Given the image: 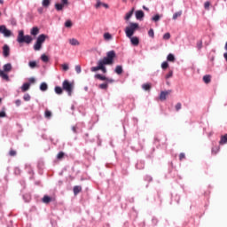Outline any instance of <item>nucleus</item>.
<instances>
[{"mask_svg":"<svg viewBox=\"0 0 227 227\" xmlns=\"http://www.w3.org/2000/svg\"><path fill=\"white\" fill-rule=\"evenodd\" d=\"M103 36L105 40H113V35L109 32L105 33Z\"/></svg>","mask_w":227,"mask_h":227,"instance_id":"nucleus-26","label":"nucleus"},{"mask_svg":"<svg viewBox=\"0 0 227 227\" xmlns=\"http://www.w3.org/2000/svg\"><path fill=\"white\" fill-rule=\"evenodd\" d=\"M142 88L145 91H150V90H152V85L150 83H145L142 85Z\"/></svg>","mask_w":227,"mask_h":227,"instance_id":"nucleus-22","label":"nucleus"},{"mask_svg":"<svg viewBox=\"0 0 227 227\" xmlns=\"http://www.w3.org/2000/svg\"><path fill=\"white\" fill-rule=\"evenodd\" d=\"M0 33L5 36V38H10L12 36V31L6 28L4 25L0 26Z\"/></svg>","mask_w":227,"mask_h":227,"instance_id":"nucleus-5","label":"nucleus"},{"mask_svg":"<svg viewBox=\"0 0 227 227\" xmlns=\"http://www.w3.org/2000/svg\"><path fill=\"white\" fill-rule=\"evenodd\" d=\"M114 58H116V51H110L106 53V57L100 59L99 70H101L103 74H107L106 65H113V63H114Z\"/></svg>","mask_w":227,"mask_h":227,"instance_id":"nucleus-1","label":"nucleus"},{"mask_svg":"<svg viewBox=\"0 0 227 227\" xmlns=\"http://www.w3.org/2000/svg\"><path fill=\"white\" fill-rule=\"evenodd\" d=\"M153 22H159L160 20V15L159 14H155L153 18H152Z\"/></svg>","mask_w":227,"mask_h":227,"instance_id":"nucleus-31","label":"nucleus"},{"mask_svg":"<svg viewBox=\"0 0 227 227\" xmlns=\"http://www.w3.org/2000/svg\"><path fill=\"white\" fill-rule=\"evenodd\" d=\"M90 70L92 72H98L100 70V59L98 61V67H92Z\"/></svg>","mask_w":227,"mask_h":227,"instance_id":"nucleus-28","label":"nucleus"},{"mask_svg":"<svg viewBox=\"0 0 227 227\" xmlns=\"http://www.w3.org/2000/svg\"><path fill=\"white\" fill-rule=\"evenodd\" d=\"M81 191H82V187H81V186H74V196H77V194H79V192H81Z\"/></svg>","mask_w":227,"mask_h":227,"instance_id":"nucleus-19","label":"nucleus"},{"mask_svg":"<svg viewBox=\"0 0 227 227\" xmlns=\"http://www.w3.org/2000/svg\"><path fill=\"white\" fill-rule=\"evenodd\" d=\"M9 155L10 157H15V155H17V151L11 149L9 152Z\"/></svg>","mask_w":227,"mask_h":227,"instance_id":"nucleus-41","label":"nucleus"},{"mask_svg":"<svg viewBox=\"0 0 227 227\" xmlns=\"http://www.w3.org/2000/svg\"><path fill=\"white\" fill-rule=\"evenodd\" d=\"M129 38L132 45H134L135 47H137V45H139V38H137V36H131Z\"/></svg>","mask_w":227,"mask_h":227,"instance_id":"nucleus-9","label":"nucleus"},{"mask_svg":"<svg viewBox=\"0 0 227 227\" xmlns=\"http://www.w3.org/2000/svg\"><path fill=\"white\" fill-rule=\"evenodd\" d=\"M69 43H70L71 45H80L79 41H78L77 39H75V38L70 39V40H69Z\"/></svg>","mask_w":227,"mask_h":227,"instance_id":"nucleus-29","label":"nucleus"},{"mask_svg":"<svg viewBox=\"0 0 227 227\" xmlns=\"http://www.w3.org/2000/svg\"><path fill=\"white\" fill-rule=\"evenodd\" d=\"M175 107L176 111H180L182 109V103H177Z\"/></svg>","mask_w":227,"mask_h":227,"instance_id":"nucleus-48","label":"nucleus"},{"mask_svg":"<svg viewBox=\"0 0 227 227\" xmlns=\"http://www.w3.org/2000/svg\"><path fill=\"white\" fill-rule=\"evenodd\" d=\"M3 54L4 58H8V56H10V46H8V44L3 46Z\"/></svg>","mask_w":227,"mask_h":227,"instance_id":"nucleus-8","label":"nucleus"},{"mask_svg":"<svg viewBox=\"0 0 227 227\" xmlns=\"http://www.w3.org/2000/svg\"><path fill=\"white\" fill-rule=\"evenodd\" d=\"M184 159H185V153H181L179 154V160H183Z\"/></svg>","mask_w":227,"mask_h":227,"instance_id":"nucleus-51","label":"nucleus"},{"mask_svg":"<svg viewBox=\"0 0 227 227\" xmlns=\"http://www.w3.org/2000/svg\"><path fill=\"white\" fill-rule=\"evenodd\" d=\"M103 6H104V8H109V5L107 4L103 3Z\"/></svg>","mask_w":227,"mask_h":227,"instance_id":"nucleus-58","label":"nucleus"},{"mask_svg":"<svg viewBox=\"0 0 227 227\" xmlns=\"http://www.w3.org/2000/svg\"><path fill=\"white\" fill-rule=\"evenodd\" d=\"M63 157H65V153H63V152H59V153H58V155H57V159H58L59 160H61V159H63Z\"/></svg>","mask_w":227,"mask_h":227,"instance_id":"nucleus-39","label":"nucleus"},{"mask_svg":"<svg viewBox=\"0 0 227 227\" xmlns=\"http://www.w3.org/2000/svg\"><path fill=\"white\" fill-rule=\"evenodd\" d=\"M148 35L151 38H155V32H153V28H151L149 31H148Z\"/></svg>","mask_w":227,"mask_h":227,"instance_id":"nucleus-38","label":"nucleus"},{"mask_svg":"<svg viewBox=\"0 0 227 227\" xmlns=\"http://www.w3.org/2000/svg\"><path fill=\"white\" fill-rule=\"evenodd\" d=\"M15 104H16V106L19 107V106H20V105L22 104V101H20V99H17V100L15 101Z\"/></svg>","mask_w":227,"mask_h":227,"instance_id":"nucleus-54","label":"nucleus"},{"mask_svg":"<svg viewBox=\"0 0 227 227\" xmlns=\"http://www.w3.org/2000/svg\"><path fill=\"white\" fill-rule=\"evenodd\" d=\"M145 17V12L143 11H137L136 12V19L137 20H141Z\"/></svg>","mask_w":227,"mask_h":227,"instance_id":"nucleus-11","label":"nucleus"},{"mask_svg":"<svg viewBox=\"0 0 227 227\" xmlns=\"http://www.w3.org/2000/svg\"><path fill=\"white\" fill-rule=\"evenodd\" d=\"M4 0H0V4H4Z\"/></svg>","mask_w":227,"mask_h":227,"instance_id":"nucleus-61","label":"nucleus"},{"mask_svg":"<svg viewBox=\"0 0 227 227\" xmlns=\"http://www.w3.org/2000/svg\"><path fill=\"white\" fill-rule=\"evenodd\" d=\"M0 77L4 79V81H10V76H8V74L6 72L0 69Z\"/></svg>","mask_w":227,"mask_h":227,"instance_id":"nucleus-10","label":"nucleus"},{"mask_svg":"<svg viewBox=\"0 0 227 227\" xmlns=\"http://www.w3.org/2000/svg\"><path fill=\"white\" fill-rule=\"evenodd\" d=\"M203 81L206 84H209V82L212 81V76H210V74H206L203 76Z\"/></svg>","mask_w":227,"mask_h":227,"instance_id":"nucleus-16","label":"nucleus"},{"mask_svg":"<svg viewBox=\"0 0 227 227\" xmlns=\"http://www.w3.org/2000/svg\"><path fill=\"white\" fill-rule=\"evenodd\" d=\"M72 26H74V24L72 23V20H67L65 22V27H72Z\"/></svg>","mask_w":227,"mask_h":227,"instance_id":"nucleus-36","label":"nucleus"},{"mask_svg":"<svg viewBox=\"0 0 227 227\" xmlns=\"http://www.w3.org/2000/svg\"><path fill=\"white\" fill-rule=\"evenodd\" d=\"M45 38H47V36L45 35H43V34H42V35H40L38 37H37V42L39 43H43V42H45Z\"/></svg>","mask_w":227,"mask_h":227,"instance_id":"nucleus-15","label":"nucleus"},{"mask_svg":"<svg viewBox=\"0 0 227 227\" xmlns=\"http://www.w3.org/2000/svg\"><path fill=\"white\" fill-rule=\"evenodd\" d=\"M168 95H171V90L161 91L160 94V100H161V102H164Z\"/></svg>","mask_w":227,"mask_h":227,"instance_id":"nucleus-7","label":"nucleus"},{"mask_svg":"<svg viewBox=\"0 0 227 227\" xmlns=\"http://www.w3.org/2000/svg\"><path fill=\"white\" fill-rule=\"evenodd\" d=\"M1 100H2V99L0 98V102H1Z\"/></svg>","mask_w":227,"mask_h":227,"instance_id":"nucleus-64","label":"nucleus"},{"mask_svg":"<svg viewBox=\"0 0 227 227\" xmlns=\"http://www.w3.org/2000/svg\"><path fill=\"white\" fill-rule=\"evenodd\" d=\"M132 15H134V9H132L129 12L126 14L125 20H129L130 17H132Z\"/></svg>","mask_w":227,"mask_h":227,"instance_id":"nucleus-30","label":"nucleus"},{"mask_svg":"<svg viewBox=\"0 0 227 227\" xmlns=\"http://www.w3.org/2000/svg\"><path fill=\"white\" fill-rule=\"evenodd\" d=\"M62 70H64V72H67L69 69L68 64H62Z\"/></svg>","mask_w":227,"mask_h":227,"instance_id":"nucleus-46","label":"nucleus"},{"mask_svg":"<svg viewBox=\"0 0 227 227\" xmlns=\"http://www.w3.org/2000/svg\"><path fill=\"white\" fill-rule=\"evenodd\" d=\"M168 61H175V55L169 53L167 57Z\"/></svg>","mask_w":227,"mask_h":227,"instance_id":"nucleus-37","label":"nucleus"},{"mask_svg":"<svg viewBox=\"0 0 227 227\" xmlns=\"http://www.w3.org/2000/svg\"><path fill=\"white\" fill-rule=\"evenodd\" d=\"M42 4L43 8H49L51 6V0H43Z\"/></svg>","mask_w":227,"mask_h":227,"instance_id":"nucleus-24","label":"nucleus"},{"mask_svg":"<svg viewBox=\"0 0 227 227\" xmlns=\"http://www.w3.org/2000/svg\"><path fill=\"white\" fill-rule=\"evenodd\" d=\"M62 89L67 91L69 97H72V92L74 91V83H70L68 80H65L62 82Z\"/></svg>","mask_w":227,"mask_h":227,"instance_id":"nucleus-4","label":"nucleus"},{"mask_svg":"<svg viewBox=\"0 0 227 227\" xmlns=\"http://www.w3.org/2000/svg\"><path fill=\"white\" fill-rule=\"evenodd\" d=\"M3 68V72H12V65L10 63L4 65Z\"/></svg>","mask_w":227,"mask_h":227,"instance_id":"nucleus-14","label":"nucleus"},{"mask_svg":"<svg viewBox=\"0 0 227 227\" xmlns=\"http://www.w3.org/2000/svg\"><path fill=\"white\" fill-rule=\"evenodd\" d=\"M108 86H109L108 83H101V84H99L100 90H107Z\"/></svg>","mask_w":227,"mask_h":227,"instance_id":"nucleus-40","label":"nucleus"},{"mask_svg":"<svg viewBox=\"0 0 227 227\" xmlns=\"http://www.w3.org/2000/svg\"><path fill=\"white\" fill-rule=\"evenodd\" d=\"M95 79H98L99 81H106L107 77L100 74H95Z\"/></svg>","mask_w":227,"mask_h":227,"instance_id":"nucleus-21","label":"nucleus"},{"mask_svg":"<svg viewBox=\"0 0 227 227\" xmlns=\"http://www.w3.org/2000/svg\"><path fill=\"white\" fill-rule=\"evenodd\" d=\"M204 7L206 8V10H208V8H210V2H206L204 4Z\"/></svg>","mask_w":227,"mask_h":227,"instance_id":"nucleus-53","label":"nucleus"},{"mask_svg":"<svg viewBox=\"0 0 227 227\" xmlns=\"http://www.w3.org/2000/svg\"><path fill=\"white\" fill-rule=\"evenodd\" d=\"M31 35L33 36H36V35H38V33H40V29L37 27H34L32 29H31Z\"/></svg>","mask_w":227,"mask_h":227,"instance_id":"nucleus-18","label":"nucleus"},{"mask_svg":"<svg viewBox=\"0 0 227 227\" xmlns=\"http://www.w3.org/2000/svg\"><path fill=\"white\" fill-rule=\"evenodd\" d=\"M106 83L107 82H114V80L106 78Z\"/></svg>","mask_w":227,"mask_h":227,"instance_id":"nucleus-56","label":"nucleus"},{"mask_svg":"<svg viewBox=\"0 0 227 227\" xmlns=\"http://www.w3.org/2000/svg\"><path fill=\"white\" fill-rule=\"evenodd\" d=\"M48 88H49V86L45 82H43L40 85L41 91H47Z\"/></svg>","mask_w":227,"mask_h":227,"instance_id":"nucleus-25","label":"nucleus"},{"mask_svg":"<svg viewBox=\"0 0 227 227\" xmlns=\"http://www.w3.org/2000/svg\"><path fill=\"white\" fill-rule=\"evenodd\" d=\"M34 49L35 51H40V49H42V44L38 41H36V43L34 45Z\"/></svg>","mask_w":227,"mask_h":227,"instance_id":"nucleus-32","label":"nucleus"},{"mask_svg":"<svg viewBox=\"0 0 227 227\" xmlns=\"http://www.w3.org/2000/svg\"><path fill=\"white\" fill-rule=\"evenodd\" d=\"M226 143H227V134L223 135L221 137V139L219 141V145H226Z\"/></svg>","mask_w":227,"mask_h":227,"instance_id":"nucleus-17","label":"nucleus"},{"mask_svg":"<svg viewBox=\"0 0 227 227\" xmlns=\"http://www.w3.org/2000/svg\"><path fill=\"white\" fill-rule=\"evenodd\" d=\"M52 201V198H51L49 195H44L43 198V203H45L46 205L51 203Z\"/></svg>","mask_w":227,"mask_h":227,"instance_id":"nucleus-12","label":"nucleus"},{"mask_svg":"<svg viewBox=\"0 0 227 227\" xmlns=\"http://www.w3.org/2000/svg\"><path fill=\"white\" fill-rule=\"evenodd\" d=\"M173 77V71H169L168 74H166L165 79H169Z\"/></svg>","mask_w":227,"mask_h":227,"instance_id":"nucleus-49","label":"nucleus"},{"mask_svg":"<svg viewBox=\"0 0 227 227\" xmlns=\"http://www.w3.org/2000/svg\"><path fill=\"white\" fill-rule=\"evenodd\" d=\"M23 99L25 102H29L31 100V96H29V94H25Z\"/></svg>","mask_w":227,"mask_h":227,"instance_id":"nucleus-43","label":"nucleus"},{"mask_svg":"<svg viewBox=\"0 0 227 227\" xmlns=\"http://www.w3.org/2000/svg\"><path fill=\"white\" fill-rule=\"evenodd\" d=\"M104 3L100 2L99 0H98L96 5H95V8L97 10H98V8H100V6H103Z\"/></svg>","mask_w":227,"mask_h":227,"instance_id":"nucleus-44","label":"nucleus"},{"mask_svg":"<svg viewBox=\"0 0 227 227\" xmlns=\"http://www.w3.org/2000/svg\"><path fill=\"white\" fill-rule=\"evenodd\" d=\"M168 67H169V64H168V62H166V61L161 64V68L163 70H166V68H168Z\"/></svg>","mask_w":227,"mask_h":227,"instance_id":"nucleus-47","label":"nucleus"},{"mask_svg":"<svg viewBox=\"0 0 227 227\" xmlns=\"http://www.w3.org/2000/svg\"><path fill=\"white\" fill-rule=\"evenodd\" d=\"M177 17H182V11H179V12H175V13L173 14V20H176Z\"/></svg>","mask_w":227,"mask_h":227,"instance_id":"nucleus-33","label":"nucleus"},{"mask_svg":"<svg viewBox=\"0 0 227 227\" xmlns=\"http://www.w3.org/2000/svg\"><path fill=\"white\" fill-rule=\"evenodd\" d=\"M75 72L78 73V74H81L82 72V69H81V66H75Z\"/></svg>","mask_w":227,"mask_h":227,"instance_id":"nucleus-50","label":"nucleus"},{"mask_svg":"<svg viewBox=\"0 0 227 227\" xmlns=\"http://www.w3.org/2000/svg\"><path fill=\"white\" fill-rule=\"evenodd\" d=\"M65 6H68V0H61V4H55V10L57 12H63Z\"/></svg>","mask_w":227,"mask_h":227,"instance_id":"nucleus-6","label":"nucleus"},{"mask_svg":"<svg viewBox=\"0 0 227 227\" xmlns=\"http://www.w3.org/2000/svg\"><path fill=\"white\" fill-rule=\"evenodd\" d=\"M38 12L39 13H43V9L42 8L38 9Z\"/></svg>","mask_w":227,"mask_h":227,"instance_id":"nucleus-60","label":"nucleus"},{"mask_svg":"<svg viewBox=\"0 0 227 227\" xmlns=\"http://www.w3.org/2000/svg\"><path fill=\"white\" fill-rule=\"evenodd\" d=\"M55 93L57 95H63V88H61L59 86H56L55 87Z\"/></svg>","mask_w":227,"mask_h":227,"instance_id":"nucleus-20","label":"nucleus"},{"mask_svg":"<svg viewBox=\"0 0 227 227\" xmlns=\"http://www.w3.org/2000/svg\"><path fill=\"white\" fill-rule=\"evenodd\" d=\"M143 10H145V12H150V9L146 7L145 5L143 6Z\"/></svg>","mask_w":227,"mask_h":227,"instance_id":"nucleus-57","label":"nucleus"},{"mask_svg":"<svg viewBox=\"0 0 227 227\" xmlns=\"http://www.w3.org/2000/svg\"><path fill=\"white\" fill-rule=\"evenodd\" d=\"M139 29V24L137 23H130L129 27L125 28V34L128 38H132L136 31Z\"/></svg>","mask_w":227,"mask_h":227,"instance_id":"nucleus-2","label":"nucleus"},{"mask_svg":"<svg viewBox=\"0 0 227 227\" xmlns=\"http://www.w3.org/2000/svg\"><path fill=\"white\" fill-rule=\"evenodd\" d=\"M224 49H225V51H227V42L225 43Z\"/></svg>","mask_w":227,"mask_h":227,"instance_id":"nucleus-62","label":"nucleus"},{"mask_svg":"<svg viewBox=\"0 0 227 227\" xmlns=\"http://www.w3.org/2000/svg\"><path fill=\"white\" fill-rule=\"evenodd\" d=\"M28 67H30V68H36V67H38V65L36 64V61H30L28 63Z\"/></svg>","mask_w":227,"mask_h":227,"instance_id":"nucleus-35","label":"nucleus"},{"mask_svg":"<svg viewBox=\"0 0 227 227\" xmlns=\"http://www.w3.org/2000/svg\"><path fill=\"white\" fill-rule=\"evenodd\" d=\"M169 38H171V34L169 33L164 34L163 40H169Z\"/></svg>","mask_w":227,"mask_h":227,"instance_id":"nucleus-45","label":"nucleus"},{"mask_svg":"<svg viewBox=\"0 0 227 227\" xmlns=\"http://www.w3.org/2000/svg\"><path fill=\"white\" fill-rule=\"evenodd\" d=\"M41 59H42V61H43V63H49V57L45 54H43L41 56Z\"/></svg>","mask_w":227,"mask_h":227,"instance_id":"nucleus-34","label":"nucleus"},{"mask_svg":"<svg viewBox=\"0 0 227 227\" xmlns=\"http://www.w3.org/2000/svg\"><path fill=\"white\" fill-rule=\"evenodd\" d=\"M30 86H31V84H29V83H24L21 87V90L23 92H26V91H27V90H29Z\"/></svg>","mask_w":227,"mask_h":227,"instance_id":"nucleus-23","label":"nucleus"},{"mask_svg":"<svg viewBox=\"0 0 227 227\" xmlns=\"http://www.w3.org/2000/svg\"><path fill=\"white\" fill-rule=\"evenodd\" d=\"M0 118H6V112L1 111L0 112Z\"/></svg>","mask_w":227,"mask_h":227,"instance_id":"nucleus-52","label":"nucleus"},{"mask_svg":"<svg viewBox=\"0 0 227 227\" xmlns=\"http://www.w3.org/2000/svg\"><path fill=\"white\" fill-rule=\"evenodd\" d=\"M44 116L45 118H51V116H52V113L49 110H46L45 113H44Z\"/></svg>","mask_w":227,"mask_h":227,"instance_id":"nucleus-42","label":"nucleus"},{"mask_svg":"<svg viewBox=\"0 0 227 227\" xmlns=\"http://www.w3.org/2000/svg\"><path fill=\"white\" fill-rule=\"evenodd\" d=\"M114 72L118 75H121L123 74V67L121 66H116Z\"/></svg>","mask_w":227,"mask_h":227,"instance_id":"nucleus-13","label":"nucleus"},{"mask_svg":"<svg viewBox=\"0 0 227 227\" xmlns=\"http://www.w3.org/2000/svg\"><path fill=\"white\" fill-rule=\"evenodd\" d=\"M200 47H201V44H199V49H200Z\"/></svg>","mask_w":227,"mask_h":227,"instance_id":"nucleus-63","label":"nucleus"},{"mask_svg":"<svg viewBox=\"0 0 227 227\" xmlns=\"http://www.w3.org/2000/svg\"><path fill=\"white\" fill-rule=\"evenodd\" d=\"M29 82H32V83L35 82V78H30Z\"/></svg>","mask_w":227,"mask_h":227,"instance_id":"nucleus-59","label":"nucleus"},{"mask_svg":"<svg viewBox=\"0 0 227 227\" xmlns=\"http://www.w3.org/2000/svg\"><path fill=\"white\" fill-rule=\"evenodd\" d=\"M72 130H73V132L77 133V127L76 126H73L72 127Z\"/></svg>","mask_w":227,"mask_h":227,"instance_id":"nucleus-55","label":"nucleus"},{"mask_svg":"<svg viewBox=\"0 0 227 227\" xmlns=\"http://www.w3.org/2000/svg\"><path fill=\"white\" fill-rule=\"evenodd\" d=\"M18 43H31L33 37L31 35H24V30H20L17 37Z\"/></svg>","mask_w":227,"mask_h":227,"instance_id":"nucleus-3","label":"nucleus"},{"mask_svg":"<svg viewBox=\"0 0 227 227\" xmlns=\"http://www.w3.org/2000/svg\"><path fill=\"white\" fill-rule=\"evenodd\" d=\"M219 150H221L219 146H215L212 148L211 153L213 155H217V153H219Z\"/></svg>","mask_w":227,"mask_h":227,"instance_id":"nucleus-27","label":"nucleus"}]
</instances>
